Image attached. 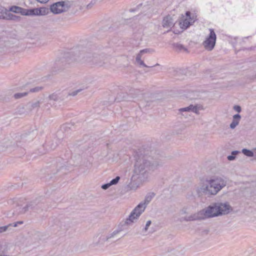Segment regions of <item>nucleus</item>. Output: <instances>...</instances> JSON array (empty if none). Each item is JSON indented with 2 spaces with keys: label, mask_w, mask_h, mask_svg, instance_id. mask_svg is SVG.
<instances>
[{
  "label": "nucleus",
  "mask_w": 256,
  "mask_h": 256,
  "mask_svg": "<svg viewBox=\"0 0 256 256\" xmlns=\"http://www.w3.org/2000/svg\"><path fill=\"white\" fill-rule=\"evenodd\" d=\"M163 162L160 160L144 155L138 158L134 164V173L138 175L141 181L148 180L150 174L159 167L162 166Z\"/></svg>",
  "instance_id": "1"
},
{
  "label": "nucleus",
  "mask_w": 256,
  "mask_h": 256,
  "mask_svg": "<svg viewBox=\"0 0 256 256\" xmlns=\"http://www.w3.org/2000/svg\"><path fill=\"white\" fill-rule=\"evenodd\" d=\"M206 184H202L196 188L198 196L206 194L215 196L227 184L226 178L223 176H214L206 180Z\"/></svg>",
  "instance_id": "2"
},
{
  "label": "nucleus",
  "mask_w": 256,
  "mask_h": 256,
  "mask_svg": "<svg viewBox=\"0 0 256 256\" xmlns=\"http://www.w3.org/2000/svg\"><path fill=\"white\" fill-rule=\"evenodd\" d=\"M231 206L228 202L215 203L206 208L200 210L197 214L188 218V220H204L220 215L226 214L230 212Z\"/></svg>",
  "instance_id": "3"
},
{
  "label": "nucleus",
  "mask_w": 256,
  "mask_h": 256,
  "mask_svg": "<svg viewBox=\"0 0 256 256\" xmlns=\"http://www.w3.org/2000/svg\"><path fill=\"white\" fill-rule=\"evenodd\" d=\"M85 54L79 50L64 54V56L56 60L54 68L55 71H60L67 67L68 65L74 62H90V57L85 56Z\"/></svg>",
  "instance_id": "4"
},
{
  "label": "nucleus",
  "mask_w": 256,
  "mask_h": 256,
  "mask_svg": "<svg viewBox=\"0 0 256 256\" xmlns=\"http://www.w3.org/2000/svg\"><path fill=\"white\" fill-rule=\"evenodd\" d=\"M122 230H115L112 233L103 234L98 235L94 238L93 244L94 246H102L105 244L112 242L115 236L118 234Z\"/></svg>",
  "instance_id": "5"
},
{
  "label": "nucleus",
  "mask_w": 256,
  "mask_h": 256,
  "mask_svg": "<svg viewBox=\"0 0 256 256\" xmlns=\"http://www.w3.org/2000/svg\"><path fill=\"white\" fill-rule=\"evenodd\" d=\"M144 210V206L143 204H138L131 212L128 218L126 220L124 224L130 225L136 222Z\"/></svg>",
  "instance_id": "6"
},
{
  "label": "nucleus",
  "mask_w": 256,
  "mask_h": 256,
  "mask_svg": "<svg viewBox=\"0 0 256 256\" xmlns=\"http://www.w3.org/2000/svg\"><path fill=\"white\" fill-rule=\"evenodd\" d=\"M70 5L64 2H58L50 6V11L54 14H59L66 12L70 8Z\"/></svg>",
  "instance_id": "7"
},
{
  "label": "nucleus",
  "mask_w": 256,
  "mask_h": 256,
  "mask_svg": "<svg viewBox=\"0 0 256 256\" xmlns=\"http://www.w3.org/2000/svg\"><path fill=\"white\" fill-rule=\"evenodd\" d=\"M210 33L203 42L202 45L206 50H212L215 46L216 36L214 30L210 29Z\"/></svg>",
  "instance_id": "8"
},
{
  "label": "nucleus",
  "mask_w": 256,
  "mask_h": 256,
  "mask_svg": "<svg viewBox=\"0 0 256 256\" xmlns=\"http://www.w3.org/2000/svg\"><path fill=\"white\" fill-rule=\"evenodd\" d=\"M42 204L38 200H34L28 202L26 206L19 209V214H24L29 210L39 211L42 210Z\"/></svg>",
  "instance_id": "9"
},
{
  "label": "nucleus",
  "mask_w": 256,
  "mask_h": 256,
  "mask_svg": "<svg viewBox=\"0 0 256 256\" xmlns=\"http://www.w3.org/2000/svg\"><path fill=\"white\" fill-rule=\"evenodd\" d=\"M93 62L98 66H104L108 67L112 62H114V60L110 57L106 56H100L98 58H94L92 60Z\"/></svg>",
  "instance_id": "10"
},
{
  "label": "nucleus",
  "mask_w": 256,
  "mask_h": 256,
  "mask_svg": "<svg viewBox=\"0 0 256 256\" xmlns=\"http://www.w3.org/2000/svg\"><path fill=\"white\" fill-rule=\"evenodd\" d=\"M154 50H152L150 48H146L142 50H140L139 53L136 55V63L138 64L140 66H143L148 68V67L146 66L143 60H142V56L144 54L150 53L153 52Z\"/></svg>",
  "instance_id": "11"
},
{
  "label": "nucleus",
  "mask_w": 256,
  "mask_h": 256,
  "mask_svg": "<svg viewBox=\"0 0 256 256\" xmlns=\"http://www.w3.org/2000/svg\"><path fill=\"white\" fill-rule=\"evenodd\" d=\"M174 16L168 15L164 17L163 19L162 25L165 28H171L174 24Z\"/></svg>",
  "instance_id": "12"
},
{
  "label": "nucleus",
  "mask_w": 256,
  "mask_h": 256,
  "mask_svg": "<svg viewBox=\"0 0 256 256\" xmlns=\"http://www.w3.org/2000/svg\"><path fill=\"white\" fill-rule=\"evenodd\" d=\"M241 118V116L239 114H234L233 116V120L232 123L230 124V128L234 129L238 125L240 121Z\"/></svg>",
  "instance_id": "13"
},
{
  "label": "nucleus",
  "mask_w": 256,
  "mask_h": 256,
  "mask_svg": "<svg viewBox=\"0 0 256 256\" xmlns=\"http://www.w3.org/2000/svg\"><path fill=\"white\" fill-rule=\"evenodd\" d=\"M9 10L16 14H21L24 16V14L26 13V9L22 8L18 6H12L10 8Z\"/></svg>",
  "instance_id": "14"
},
{
  "label": "nucleus",
  "mask_w": 256,
  "mask_h": 256,
  "mask_svg": "<svg viewBox=\"0 0 256 256\" xmlns=\"http://www.w3.org/2000/svg\"><path fill=\"white\" fill-rule=\"evenodd\" d=\"M155 194L154 192L148 193L145 197L144 202H141L139 204H143L144 206V210L147 204L152 200V198L154 196Z\"/></svg>",
  "instance_id": "15"
},
{
  "label": "nucleus",
  "mask_w": 256,
  "mask_h": 256,
  "mask_svg": "<svg viewBox=\"0 0 256 256\" xmlns=\"http://www.w3.org/2000/svg\"><path fill=\"white\" fill-rule=\"evenodd\" d=\"M190 12H186V18L183 21L182 24L181 22L180 23V25H182V28H187L190 25V22L189 20H188V18H190Z\"/></svg>",
  "instance_id": "16"
},
{
  "label": "nucleus",
  "mask_w": 256,
  "mask_h": 256,
  "mask_svg": "<svg viewBox=\"0 0 256 256\" xmlns=\"http://www.w3.org/2000/svg\"><path fill=\"white\" fill-rule=\"evenodd\" d=\"M24 16H40L38 8L33 9H26Z\"/></svg>",
  "instance_id": "17"
},
{
  "label": "nucleus",
  "mask_w": 256,
  "mask_h": 256,
  "mask_svg": "<svg viewBox=\"0 0 256 256\" xmlns=\"http://www.w3.org/2000/svg\"><path fill=\"white\" fill-rule=\"evenodd\" d=\"M8 11L6 8L0 6V19L6 20Z\"/></svg>",
  "instance_id": "18"
},
{
  "label": "nucleus",
  "mask_w": 256,
  "mask_h": 256,
  "mask_svg": "<svg viewBox=\"0 0 256 256\" xmlns=\"http://www.w3.org/2000/svg\"><path fill=\"white\" fill-rule=\"evenodd\" d=\"M19 19H20L19 16H15V15H14L11 13H10L8 12L6 20H19Z\"/></svg>",
  "instance_id": "19"
},
{
  "label": "nucleus",
  "mask_w": 256,
  "mask_h": 256,
  "mask_svg": "<svg viewBox=\"0 0 256 256\" xmlns=\"http://www.w3.org/2000/svg\"><path fill=\"white\" fill-rule=\"evenodd\" d=\"M174 46L176 50H179V51L184 50V51H186V52L188 51L187 48H184L182 44H179V43L174 44Z\"/></svg>",
  "instance_id": "20"
},
{
  "label": "nucleus",
  "mask_w": 256,
  "mask_h": 256,
  "mask_svg": "<svg viewBox=\"0 0 256 256\" xmlns=\"http://www.w3.org/2000/svg\"><path fill=\"white\" fill-rule=\"evenodd\" d=\"M242 152L244 155L249 157H252L254 156V152L244 148L242 150Z\"/></svg>",
  "instance_id": "21"
},
{
  "label": "nucleus",
  "mask_w": 256,
  "mask_h": 256,
  "mask_svg": "<svg viewBox=\"0 0 256 256\" xmlns=\"http://www.w3.org/2000/svg\"><path fill=\"white\" fill-rule=\"evenodd\" d=\"M28 94V92L16 93L14 94V97L16 99H18L27 96Z\"/></svg>",
  "instance_id": "22"
},
{
  "label": "nucleus",
  "mask_w": 256,
  "mask_h": 256,
  "mask_svg": "<svg viewBox=\"0 0 256 256\" xmlns=\"http://www.w3.org/2000/svg\"><path fill=\"white\" fill-rule=\"evenodd\" d=\"M202 109V106H193L192 108H191V111L196 114H199V110Z\"/></svg>",
  "instance_id": "23"
},
{
  "label": "nucleus",
  "mask_w": 256,
  "mask_h": 256,
  "mask_svg": "<svg viewBox=\"0 0 256 256\" xmlns=\"http://www.w3.org/2000/svg\"><path fill=\"white\" fill-rule=\"evenodd\" d=\"M40 16V15H45L48 12V8H38Z\"/></svg>",
  "instance_id": "24"
},
{
  "label": "nucleus",
  "mask_w": 256,
  "mask_h": 256,
  "mask_svg": "<svg viewBox=\"0 0 256 256\" xmlns=\"http://www.w3.org/2000/svg\"><path fill=\"white\" fill-rule=\"evenodd\" d=\"M43 89V87L38 86L34 88H32L30 90V92H38L41 91Z\"/></svg>",
  "instance_id": "25"
},
{
  "label": "nucleus",
  "mask_w": 256,
  "mask_h": 256,
  "mask_svg": "<svg viewBox=\"0 0 256 256\" xmlns=\"http://www.w3.org/2000/svg\"><path fill=\"white\" fill-rule=\"evenodd\" d=\"M192 108V104H190L188 107L180 108L179 110V111L181 112H190V111H191Z\"/></svg>",
  "instance_id": "26"
},
{
  "label": "nucleus",
  "mask_w": 256,
  "mask_h": 256,
  "mask_svg": "<svg viewBox=\"0 0 256 256\" xmlns=\"http://www.w3.org/2000/svg\"><path fill=\"white\" fill-rule=\"evenodd\" d=\"M120 180V177L119 176H117L116 178L112 179L109 183L110 186L114 185L118 183Z\"/></svg>",
  "instance_id": "27"
},
{
  "label": "nucleus",
  "mask_w": 256,
  "mask_h": 256,
  "mask_svg": "<svg viewBox=\"0 0 256 256\" xmlns=\"http://www.w3.org/2000/svg\"><path fill=\"white\" fill-rule=\"evenodd\" d=\"M12 225V224H9L8 226H0V233H2L3 232L6 231L8 230V228L11 226Z\"/></svg>",
  "instance_id": "28"
},
{
  "label": "nucleus",
  "mask_w": 256,
  "mask_h": 256,
  "mask_svg": "<svg viewBox=\"0 0 256 256\" xmlns=\"http://www.w3.org/2000/svg\"><path fill=\"white\" fill-rule=\"evenodd\" d=\"M42 102H44L43 101L38 100V101L33 103L32 104V108H36V107H39L40 106V104H42Z\"/></svg>",
  "instance_id": "29"
},
{
  "label": "nucleus",
  "mask_w": 256,
  "mask_h": 256,
  "mask_svg": "<svg viewBox=\"0 0 256 256\" xmlns=\"http://www.w3.org/2000/svg\"><path fill=\"white\" fill-rule=\"evenodd\" d=\"M48 98L50 100H53L56 101V100H58V96L56 94H52L50 95V96H48Z\"/></svg>",
  "instance_id": "30"
},
{
  "label": "nucleus",
  "mask_w": 256,
  "mask_h": 256,
  "mask_svg": "<svg viewBox=\"0 0 256 256\" xmlns=\"http://www.w3.org/2000/svg\"><path fill=\"white\" fill-rule=\"evenodd\" d=\"M82 91V89H78L76 90H74L70 93H69L70 96H76L78 92Z\"/></svg>",
  "instance_id": "31"
},
{
  "label": "nucleus",
  "mask_w": 256,
  "mask_h": 256,
  "mask_svg": "<svg viewBox=\"0 0 256 256\" xmlns=\"http://www.w3.org/2000/svg\"><path fill=\"white\" fill-rule=\"evenodd\" d=\"M151 224H152L151 220L147 221V222L146 223V226H145V228H144V230L145 232L147 231V230L148 229V228Z\"/></svg>",
  "instance_id": "32"
},
{
  "label": "nucleus",
  "mask_w": 256,
  "mask_h": 256,
  "mask_svg": "<svg viewBox=\"0 0 256 256\" xmlns=\"http://www.w3.org/2000/svg\"><path fill=\"white\" fill-rule=\"evenodd\" d=\"M234 109L237 112H240L242 110L241 107L239 106H234Z\"/></svg>",
  "instance_id": "33"
},
{
  "label": "nucleus",
  "mask_w": 256,
  "mask_h": 256,
  "mask_svg": "<svg viewBox=\"0 0 256 256\" xmlns=\"http://www.w3.org/2000/svg\"><path fill=\"white\" fill-rule=\"evenodd\" d=\"M110 186V183H108V184H104L103 185H102V188L104 190H106L108 189Z\"/></svg>",
  "instance_id": "34"
},
{
  "label": "nucleus",
  "mask_w": 256,
  "mask_h": 256,
  "mask_svg": "<svg viewBox=\"0 0 256 256\" xmlns=\"http://www.w3.org/2000/svg\"><path fill=\"white\" fill-rule=\"evenodd\" d=\"M22 223L23 222L22 221L17 222H16L12 224V225L11 226L16 227L18 226V224H22Z\"/></svg>",
  "instance_id": "35"
},
{
  "label": "nucleus",
  "mask_w": 256,
  "mask_h": 256,
  "mask_svg": "<svg viewBox=\"0 0 256 256\" xmlns=\"http://www.w3.org/2000/svg\"><path fill=\"white\" fill-rule=\"evenodd\" d=\"M236 156L232 154L230 156H228V159L229 160H233L235 159Z\"/></svg>",
  "instance_id": "36"
},
{
  "label": "nucleus",
  "mask_w": 256,
  "mask_h": 256,
  "mask_svg": "<svg viewBox=\"0 0 256 256\" xmlns=\"http://www.w3.org/2000/svg\"><path fill=\"white\" fill-rule=\"evenodd\" d=\"M36 0L40 3H46L48 1V0Z\"/></svg>",
  "instance_id": "37"
},
{
  "label": "nucleus",
  "mask_w": 256,
  "mask_h": 256,
  "mask_svg": "<svg viewBox=\"0 0 256 256\" xmlns=\"http://www.w3.org/2000/svg\"><path fill=\"white\" fill-rule=\"evenodd\" d=\"M238 151H233L232 152V155H234V156H235L237 154H238Z\"/></svg>",
  "instance_id": "38"
},
{
  "label": "nucleus",
  "mask_w": 256,
  "mask_h": 256,
  "mask_svg": "<svg viewBox=\"0 0 256 256\" xmlns=\"http://www.w3.org/2000/svg\"><path fill=\"white\" fill-rule=\"evenodd\" d=\"M254 152H256V147L254 149Z\"/></svg>",
  "instance_id": "39"
},
{
  "label": "nucleus",
  "mask_w": 256,
  "mask_h": 256,
  "mask_svg": "<svg viewBox=\"0 0 256 256\" xmlns=\"http://www.w3.org/2000/svg\"><path fill=\"white\" fill-rule=\"evenodd\" d=\"M130 12H134V10H130Z\"/></svg>",
  "instance_id": "40"
},
{
  "label": "nucleus",
  "mask_w": 256,
  "mask_h": 256,
  "mask_svg": "<svg viewBox=\"0 0 256 256\" xmlns=\"http://www.w3.org/2000/svg\"><path fill=\"white\" fill-rule=\"evenodd\" d=\"M159 66V64H156L155 65V66Z\"/></svg>",
  "instance_id": "41"
}]
</instances>
